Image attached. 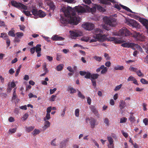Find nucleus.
<instances>
[{
  "instance_id": "f257e3e1",
  "label": "nucleus",
  "mask_w": 148,
  "mask_h": 148,
  "mask_svg": "<svg viewBox=\"0 0 148 148\" xmlns=\"http://www.w3.org/2000/svg\"><path fill=\"white\" fill-rule=\"evenodd\" d=\"M61 11L64 13V16L60 15V21L64 26L66 25L69 23L76 25L79 22V18H77L75 13L71 9L62 8Z\"/></svg>"
},
{
  "instance_id": "f03ea898",
  "label": "nucleus",
  "mask_w": 148,
  "mask_h": 148,
  "mask_svg": "<svg viewBox=\"0 0 148 148\" xmlns=\"http://www.w3.org/2000/svg\"><path fill=\"white\" fill-rule=\"evenodd\" d=\"M31 12L32 14H31L30 12L29 11H23L24 13L27 16H30L31 17H33L32 15L34 16L35 18H37L39 17L42 18L45 17L46 14L42 10H38L36 8H33Z\"/></svg>"
},
{
  "instance_id": "7ed1b4c3",
  "label": "nucleus",
  "mask_w": 148,
  "mask_h": 148,
  "mask_svg": "<svg viewBox=\"0 0 148 148\" xmlns=\"http://www.w3.org/2000/svg\"><path fill=\"white\" fill-rule=\"evenodd\" d=\"M93 33L95 34L93 37L94 38L97 39L98 41L103 42L106 40V35L101 34V33H103V31L101 29L99 28H96L93 30Z\"/></svg>"
},
{
  "instance_id": "20e7f679",
  "label": "nucleus",
  "mask_w": 148,
  "mask_h": 148,
  "mask_svg": "<svg viewBox=\"0 0 148 148\" xmlns=\"http://www.w3.org/2000/svg\"><path fill=\"white\" fill-rule=\"evenodd\" d=\"M105 23L106 24L103 25V28L107 30H110V28L108 27V26H110L111 27H114L116 23L114 21V20L112 19H107L105 21Z\"/></svg>"
},
{
  "instance_id": "39448f33",
  "label": "nucleus",
  "mask_w": 148,
  "mask_h": 148,
  "mask_svg": "<svg viewBox=\"0 0 148 148\" xmlns=\"http://www.w3.org/2000/svg\"><path fill=\"white\" fill-rule=\"evenodd\" d=\"M129 34L130 32L125 27H123L120 29L116 35L124 37L127 36Z\"/></svg>"
},
{
  "instance_id": "423d86ee",
  "label": "nucleus",
  "mask_w": 148,
  "mask_h": 148,
  "mask_svg": "<svg viewBox=\"0 0 148 148\" xmlns=\"http://www.w3.org/2000/svg\"><path fill=\"white\" fill-rule=\"evenodd\" d=\"M83 6H76L75 7V10L77 11L78 13H82L86 11V10H89L90 8L88 5H86L82 4Z\"/></svg>"
},
{
  "instance_id": "0eeeda50",
  "label": "nucleus",
  "mask_w": 148,
  "mask_h": 148,
  "mask_svg": "<svg viewBox=\"0 0 148 148\" xmlns=\"http://www.w3.org/2000/svg\"><path fill=\"white\" fill-rule=\"evenodd\" d=\"M126 23L130 26L133 27L138 28L139 27V23L136 21L132 19H126Z\"/></svg>"
},
{
  "instance_id": "6e6552de",
  "label": "nucleus",
  "mask_w": 148,
  "mask_h": 148,
  "mask_svg": "<svg viewBox=\"0 0 148 148\" xmlns=\"http://www.w3.org/2000/svg\"><path fill=\"white\" fill-rule=\"evenodd\" d=\"M11 3L12 5L18 8H21L25 10H27V7L21 3H18L14 1H11Z\"/></svg>"
},
{
  "instance_id": "1a4fd4ad",
  "label": "nucleus",
  "mask_w": 148,
  "mask_h": 148,
  "mask_svg": "<svg viewBox=\"0 0 148 148\" xmlns=\"http://www.w3.org/2000/svg\"><path fill=\"white\" fill-rule=\"evenodd\" d=\"M133 37L137 40L142 41L143 38V35L139 32H134L132 33Z\"/></svg>"
},
{
  "instance_id": "9d476101",
  "label": "nucleus",
  "mask_w": 148,
  "mask_h": 148,
  "mask_svg": "<svg viewBox=\"0 0 148 148\" xmlns=\"http://www.w3.org/2000/svg\"><path fill=\"white\" fill-rule=\"evenodd\" d=\"M121 38H115L113 37L109 38V40L110 41H113L115 44H120L125 42V41L121 40Z\"/></svg>"
},
{
  "instance_id": "9b49d317",
  "label": "nucleus",
  "mask_w": 148,
  "mask_h": 148,
  "mask_svg": "<svg viewBox=\"0 0 148 148\" xmlns=\"http://www.w3.org/2000/svg\"><path fill=\"white\" fill-rule=\"evenodd\" d=\"M82 27L88 31H90L93 29L94 27V25L91 23H86L83 24Z\"/></svg>"
},
{
  "instance_id": "f8f14e48",
  "label": "nucleus",
  "mask_w": 148,
  "mask_h": 148,
  "mask_svg": "<svg viewBox=\"0 0 148 148\" xmlns=\"http://www.w3.org/2000/svg\"><path fill=\"white\" fill-rule=\"evenodd\" d=\"M121 46L124 47L132 48L133 47H137L139 46L137 44L129 42H125L122 44Z\"/></svg>"
},
{
  "instance_id": "ddd939ff",
  "label": "nucleus",
  "mask_w": 148,
  "mask_h": 148,
  "mask_svg": "<svg viewBox=\"0 0 148 148\" xmlns=\"http://www.w3.org/2000/svg\"><path fill=\"white\" fill-rule=\"evenodd\" d=\"M69 32L71 37L73 38L74 37L81 36L82 35V33L81 32H75L70 31Z\"/></svg>"
},
{
  "instance_id": "4468645a",
  "label": "nucleus",
  "mask_w": 148,
  "mask_h": 148,
  "mask_svg": "<svg viewBox=\"0 0 148 148\" xmlns=\"http://www.w3.org/2000/svg\"><path fill=\"white\" fill-rule=\"evenodd\" d=\"M47 5L48 6V8L49 7L50 10H52V12L54 11V10L55 9V6L54 5L53 2L51 0H47Z\"/></svg>"
},
{
  "instance_id": "2eb2a0df",
  "label": "nucleus",
  "mask_w": 148,
  "mask_h": 148,
  "mask_svg": "<svg viewBox=\"0 0 148 148\" xmlns=\"http://www.w3.org/2000/svg\"><path fill=\"white\" fill-rule=\"evenodd\" d=\"M89 120L90 121L91 127L92 128H94L95 126L97 124V120L92 118H91Z\"/></svg>"
},
{
  "instance_id": "dca6fc26",
  "label": "nucleus",
  "mask_w": 148,
  "mask_h": 148,
  "mask_svg": "<svg viewBox=\"0 0 148 148\" xmlns=\"http://www.w3.org/2000/svg\"><path fill=\"white\" fill-rule=\"evenodd\" d=\"M51 39L53 41H62L64 39V38L60 36L57 35L53 36L51 38Z\"/></svg>"
},
{
  "instance_id": "f3484780",
  "label": "nucleus",
  "mask_w": 148,
  "mask_h": 148,
  "mask_svg": "<svg viewBox=\"0 0 148 148\" xmlns=\"http://www.w3.org/2000/svg\"><path fill=\"white\" fill-rule=\"evenodd\" d=\"M101 3L103 4H108L110 5V2L113 3H116V2L114 0H100Z\"/></svg>"
},
{
  "instance_id": "a211bd4d",
  "label": "nucleus",
  "mask_w": 148,
  "mask_h": 148,
  "mask_svg": "<svg viewBox=\"0 0 148 148\" xmlns=\"http://www.w3.org/2000/svg\"><path fill=\"white\" fill-rule=\"evenodd\" d=\"M141 22L142 24L145 27L148 32V20L145 18H142Z\"/></svg>"
},
{
  "instance_id": "6ab92c4d",
  "label": "nucleus",
  "mask_w": 148,
  "mask_h": 148,
  "mask_svg": "<svg viewBox=\"0 0 148 148\" xmlns=\"http://www.w3.org/2000/svg\"><path fill=\"white\" fill-rule=\"evenodd\" d=\"M90 108L91 111L95 115H97L98 114V111L95 106L92 105L91 106H90Z\"/></svg>"
},
{
  "instance_id": "aec40b11",
  "label": "nucleus",
  "mask_w": 148,
  "mask_h": 148,
  "mask_svg": "<svg viewBox=\"0 0 148 148\" xmlns=\"http://www.w3.org/2000/svg\"><path fill=\"white\" fill-rule=\"evenodd\" d=\"M68 141V140L66 139L62 141L60 143V148H65L66 147V143Z\"/></svg>"
},
{
  "instance_id": "412c9836",
  "label": "nucleus",
  "mask_w": 148,
  "mask_h": 148,
  "mask_svg": "<svg viewBox=\"0 0 148 148\" xmlns=\"http://www.w3.org/2000/svg\"><path fill=\"white\" fill-rule=\"evenodd\" d=\"M125 103L123 100H121L120 101L119 107L121 110H122L125 107Z\"/></svg>"
},
{
  "instance_id": "4be33fe9",
  "label": "nucleus",
  "mask_w": 148,
  "mask_h": 148,
  "mask_svg": "<svg viewBox=\"0 0 148 148\" xmlns=\"http://www.w3.org/2000/svg\"><path fill=\"white\" fill-rule=\"evenodd\" d=\"M124 69V67L123 66H120L117 65L114 67V69L115 70H122Z\"/></svg>"
},
{
  "instance_id": "5701e85b",
  "label": "nucleus",
  "mask_w": 148,
  "mask_h": 148,
  "mask_svg": "<svg viewBox=\"0 0 148 148\" xmlns=\"http://www.w3.org/2000/svg\"><path fill=\"white\" fill-rule=\"evenodd\" d=\"M120 6L123 9L125 10H127V11L128 12H130L133 13L135 14V12H132V11L128 7H126V6L123 5H121V4H120Z\"/></svg>"
},
{
  "instance_id": "b1692460",
  "label": "nucleus",
  "mask_w": 148,
  "mask_h": 148,
  "mask_svg": "<svg viewBox=\"0 0 148 148\" xmlns=\"http://www.w3.org/2000/svg\"><path fill=\"white\" fill-rule=\"evenodd\" d=\"M67 90L70 91V93L71 94H73L76 92L75 90L70 86H68L67 89Z\"/></svg>"
},
{
  "instance_id": "393cba45",
  "label": "nucleus",
  "mask_w": 148,
  "mask_h": 148,
  "mask_svg": "<svg viewBox=\"0 0 148 148\" xmlns=\"http://www.w3.org/2000/svg\"><path fill=\"white\" fill-rule=\"evenodd\" d=\"M1 38H2L4 40H6L8 38V36L6 33H1Z\"/></svg>"
},
{
  "instance_id": "a878e982",
  "label": "nucleus",
  "mask_w": 148,
  "mask_h": 148,
  "mask_svg": "<svg viewBox=\"0 0 148 148\" xmlns=\"http://www.w3.org/2000/svg\"><path fill=\"white\" fill-rule=\"evenodd\" d=\"M130 115L129 118L130 121L132 123L134 122L135 121V117L133 115L132 113H130Z\"/></svg>"
},
{
  "instance_id": "bb28decb",
  "label": "nucleus",
  "mask_w": 148,
  "mask_h": 148,
  "mask_svg": "<svg viewBox=\"0 0 148 148\" xmlns=\"http://www.w3.org/2000/svg\"><path fill=\"white\" fill-rule=\"evenodd\" d=\"M15 32L14 30H10L8 32V35L10 36L14 37L15 36V34L14 33Z\"/></svg>"
},
{
  "instance_id": "cd10ccee",
  "label": "nucleus",
  "mask_w": 148,
  "mask_h": 148,
  "mask_svg": "<svg viewBox=\"0 0 148 148\" xmlns=\"http://www.w3.org/2000/svg\"><path fill=\"white\" fill-rule=\"evenodd\" d=\"M96 6L97 9L99 11L101 12H104L105 11V9L101 6L97 5H96Z\"/></svg>"
},
{
  "instance_id": "c85d7f7f",
  "label": "nucleus",
  "mask_w": 148,
  "mask_h": 148,
  "mask_svg": "<svg viewBox=\"0 0 148 148\" xmlns=\"http://www.w3.org/2000/svg\"><path fill=\"white\" fill-rule=\"evenodd\" d=\"M46 63L45 62L44 63L43 65V68L44 69L45 73L40 75V76H42L45 75L46 73Z\"/></svg>"
},
{
  "instance_id": "c756f323",
  "label": "nucleus",
  "mask_w": 148,
  "mask_h": 148,
  "mask_svg": "<svg viewBox=\"0 0 148 148\" xmlns=\"http://www.w3.org/2000/svg\"><path fill=\"white\" fill-rule=\"evenodd\" d=\"M46 63L45 62L44 63L43 65V68L44 69L45 73L40 75V76H42L45 75L46 73Z\"/></svg>"
},
{
  "instance_id": "7c9ffc66",
  "label": "nucleus",
  "mask_w": 148,
  "mask_h": 148,
  "mask_svg": "<svg viewBox=\"0 0 148 148\" xmlns=\"http://www.w3.org/2000/svg\"><path fill=\"white\" fill-rule=\"evenodd\" d=\"M15 35L16 36L21 39L23 36L24 34L22 32H18L16 33Z\"/></svg>"
},
{
  "instance_id": "2f4dec72",
  "label": "nucleus",
  "mask_w": 148,
  "mask_h": 148,
  "mask_svg": "<svg viewBox=\"0 0 148 148\" xmlns=\"http://www.w3.org/2000/svg\"><path fill=\"white\" fill-rule=\"evenodd\" d=\"M98 76L99 75L97 74H93L91 75V79L95 80L98 78Z\"/></svg>"
},
{
  "instance_id": "473e14b6",
  "label": "nucleus",
  "mask_w": 148,
  "mask_h": 148,
  "mask_svg": "<svg viewBox=\"0 0 148 148\" xmlns=\"http://www.w3.org/2000/svg\"><path fill=\"white\" fill-rule=\"evenodd\" d=\"M40 131L39 130L35 129L33 132L32 133V134L35 136L36 135L40 133Z\"/></svg>"
},
{
  "instance_id": "72a5a7b5",
  "label": "nucleus",
  "mask_w": 148,
  "mask_h": 148,
  "mask_svg": "<svg viewBox=\"0 0 148 148\" xmlns=\"http://www.w3.org/2000/svg\"><path fill=\"white\" fill-rule=\"evenodd\" d=\"M63 66L62 64H60L57 66L56 70L58 71H61L63 68Z\"/></svg>"
},
{
  "instance_id": "f704fd0d",
  "label": "nucleus",
  "mask_w": 148,
  "mask_h": 148,
  "mask_svg": "<svg viewBox=\"0 0 148 148\" xmlns=\"http://www.w3.org/2000/svg\"><path fill=\"white\" fill-rule=\"evenodd\" d=\"M41 46V45L39 44H38L36 45V46L35 47L36 52L40 51L41 50V48L40 47Z\"/></svg>"
},
{
  "instance_id": "c9c22d12",
  "label": "nucleus",
  "mask_w": 148,
  "mask_h": 148,
  "mask_svg": "<svg viewBox=\"0 0 148 148\" xmlns=\"http://www.w3.org/2000/svg\"><path fill=\"white\" fill-rule=\"evenodd\" d=\"M34 128V126H30L26 127V132H29L33 130Z\"/></svg>"
},
{
  "instance_id": "e433bc0d",
  "label": "nucleus",
  "mask_w": 148,
  "mask_h": 148,
  "mask_svg": "<svg viewBox=\"0 0 148 148\" xmlns=\"http://www.w3.org/2000/svg\"><path fill=\"white\" fill-rule=\"evenodd\" d=\"M104 122L106 124V125L107 126H109L110 125V121L107 118H106L104 119Z\"/></svg>"
},
{
  "instance_id": "4c0bfd02",
  "label": "nucleus",
  "mask_w": 148,
  "mask_h": 148,
  "mask_svg": "<svg viewBox=\"0 0 148 148\" xmlns=\"http://www.w3.org/2000/svg\"><path fill=\"white\" fill-rule=\"evenodd\" d=\"M107 139L109 142L110 144V145H112L113 144V140L112 137L110 136H108L107 137Z\"/></svg>"
},
{
  "instance_id": "58836bf2",
  "label": "nucleus",
  "mask_w": 148,
  "mask_h": 148,
  "mask_svg": "<svg viewBox=\"0 0 148 148\" xmlns=\"http://www.w3.org/2000/svg\"><path fill=\"white\" fill-rule=\"evenodd\" d=\"M94 58L98 62H100L102 59V58L101 57L98 56H94Z\"/></svg>"
},
{
  "instance_id": "ea45409f",
  "label": "nucleus",
  "mask_w": 148,
  "mask_h": 148,
  "mask_svg": "<svg viewBox=\"0 0 148 148\" xmlns=\"http://www.w3.org/2000/svg\"><path fill=\"white\" fill-rule=\"evenodd\" d=\"M136 73L139 77H143L144 76V75L142 73L140 70L137 71Z\"/></svg>"
},
{
  "instance_id": "a19ab883",
  "label": "nucleus",
  "mask_w": 148,
  "mask_h": 148,
  "mask_svg": "<svg viewBox=\"0 0 148 148\" xmlns=\"http://www.w3.org/2000/svg\"><path fill=\"white\" fill-rule=\"evenodd\" d=\"M90 73L89 72H86V73L84 77L86 79H90L91 77Z\"/></svg>"
},
{
  "instance_id": "79ce46f5",
  "label": "nucleus",
  "mask_w": 148,
  "mask_h": 148,
  "mask_svg": "<svg viewBox=\"0 0 148 148\" xmlns=\"http://www.w3.org/2000/svg\"><path fill=\"white\" fill-rule=\"evenodd\" d=\"M77 95L79 97L82 99H84L85 98V96L83 95L79 91Z\"/></svg>"
},
{
  "instance_id": "37998d69",
  "label": "nucleus",
  "mask_w": 148,
  "mask_h": 148,
  "mask_svg": "<svg viewBox=\"0 0 148 148\" xmlns=\"http://www.w3.org/2000/svg\"><path fill=\"white\" fill-rule=\"evenodd\" d=\"M89 40V38L88 37H84L82 38L81 39V40L82 41H85L87 42Z\"/></svg>"
},
{
  "instance_id": "c03bdc74",
  "label": "nucleus",
  "mask_w": 148,
  "mask_h": 148,
  "mask_svg": "<svg viewBox=\"0 0 148 148\" xmlns=\"http://www.w3.org/2000/svg\"><path fill=\"white\" fill-rule=\"evenodd\" d=\"M140 81L141 83L144 84H148V81H146L144 78H142L140 79Z\"/></svg>"
},
{
  "instance_id": "a18cd8bd",
  "label": "nucleus",
  "mask_w": 148,
  "mask_h": 148,
  "mask_svg": "<svg viewBox=\"0 0 148 148\" xmlns=\"http://www.w3.org/2000/svg\"><path fill=\"white\" fill-rule=\"evenodd\" d=\"M16 88H14V92L13 93V97H12V99H15L16 97Z\"/></svg>"
},
{
  "instance_id": "49530a36",
  "label": "nucleus",
  "mask_w": 148,
  "mask_h": 148,
  "mask_svg": "<svg viewBox=\"0 0 148 148\" xmlns=\"http://www.w3.org/2000/svg\"><path fill=\"white\" fill-rule=\"evenodd\" d=\"M127 119L126 117H123L121 119L120 123H125L126 122Z\"/></svg>"
},
{
  "instance_id": "de8ad7c7",
  "label": "nucleus",
  "mask_w": 148,
  "mask_h": 148,
  "mask_svg": "<svg viewBox=\"0 0 148 148\" xmlns=\"http://www.w3.org/2000/svg\"><path fill=\"white\" fill-rule=\"evenodd\" d=\"M122 86V84H121L117 86L115 88L114 90L115 91H117L119 90L121 88Z\"/></svg>"
},
{
  "instance_id": "09e8293b",
  "label": "nucleus",
  "mask_w": 148,
  "mask_h": 148,
  "mask_svg": "<svg viewBox=\"0 0 148 148\" xmlns=\"http://www.w3.org/2000/svg\"><path fill=\"white\" fill-rule=\"evenodd\" d=\"M16 128H14L13 129H9V131L11 134L14 133L16 131Z\"/></svg>"
},
{
  "instance_id": "8fccbe9b",
  "label": "nucleus",
  "mask_w": 148,
  "mask_h": 148,
  "mask_svg": "<svg viewBox=\"0 0 148 148\" xmlns=\"http://www.w3.org/2000/svg\"><path fill=\"white\" fill-rule=\"evenodd\" d=\"M129 69L130 71H132L135 72H136L137 70V68L132 66H130L129 68Z\"/></svg>"
},
{
  "instance_id": "3c124183",
  "label": "nucleus",
  "mask_w": 148,
  "mask_h": 148,
  "mask_svg": "<svg viewBox=\"0 0 148 148\" xmlns=\"http://www.w3.org/2000/svg\"><path fill=\"white\" fill-rule=\"evenodd\" d=\"M14 40V41L15 42H19L20 41V39L16 36Z\"/></svg>"
},
{
  "instance_id": "603ef678",
  "label": "nucleus",
  "mask_w": 148,
  "mask_h": 148,
  "mask_svg": "<svg viewBox=\"0 0 148 148\" xmlns=\"http://www.w3.org/2000/svg\"><path fill=\"white\" fill-rule=\"evenodd\" d=\"M79 109H77L75 110V114L76 117H78L79 115Z\"/></svg>"
},
{
  "instance_id": "864d4df0",
  "label": "nucleus",
  "mask_w": 148,
  "mask_h": 148,
  "mask_svg": "<svg viewBox=\"0 0 148 148\" xmlns=\"http://www.w3.org/2000/svg\"><path fill=\"white\" fill-rule=\"evenodd\" d=\"M56 97V95H52L49 98V100L51 101H55V98Z\"/></svg>"
},
{
  "instance_id": "5fc2aeb1",
  "label": "nucleus",
  "mask_w": 148,
  "mask_h": 148,
  "mask_svg": "<svg viewBox=\"0 0 148 148\" xmlns=\"http://www.w3.org/2000/svg\"><path fill=\"white\" fill-rule=\"evenodd\" d=\"M108 71V68L106 67H105V69H103L101 71V73L102 74H105Z\"/></svg>"
},
{
  "instance_id": "6e6d98bb",
  "label": "nucleus",
  "mask_w": 148,
  "mask_h": 148,
  "mask_svg": "<svg viewBox=\"0 0 148 148\" xmlns=\"http://www.w3.org/2000/svg\"><path fill=\"white\" fill-rule=\"evenodd\" d=\"M29 96V98H31L32 97H34V98H37V96L35 95H34L33 94H32V93H29L28 95Z\"/></svg>"
},
{
  "instance_id": "4d7b16f0",
  "label": "nucleus",
  "mask_w": 148,
  "mask_h": 148,
  "mask_svg": "<svg viewBox=\"0 0 148 148\" xmlns=\"http://www.w3.org/2000/svg\"><path fill=\"white\" fill-rule=\"evenodd\" d=\"M96 9L97 8L95 5V6L91 8L90 10L91 12L92 13L95 12L96 11Z\"/></svg>"
},
{
  "instance_id": "13d9d810",
  "label": "nucleus",
  "mask_w": 148,
  "mask_h": 148,
  "mask_svg": "<svg viewBox=\"0 0 148 148\" xmlns=\"http://www.w3.org/2000/svg\"><path fill=\"white\" fill-rule=\"evenodd\" d=\"M57 90V88H54L53 89H51L50 90V93L51 94H52L54 92Z\"/></svg>"
},
{
  "instance_id": "bf43d9fd",
  "label": "nucleus",
  "mask_w": 148,
  "mask_h": 148,
  "mask_svg": "<svg viewBox=\"0 0 148 148\" xmlns=\"http://www.w3.org/2000/svg\"><path fill=\"white\" fill-rule=\"evenodd\" d=\"M134 79H135V78H134V77H133L132 76H130L127 79V80L128 82L130 81H133V80Z\"/></svg>"
},
{
  "instance_id": "052dcab7",
  "label": "nucleus",
  "mask_w": 148,
  "mask_h": 148,
  "mask_svg": "<svg viewBox=\"0 0 148 148\" xmlns=\"http://www.w3.org/2000/svg\"><path fill=\"white\" fill-rule=\"evenodd\" d=\"M143 122L145 125H147L148 123V119L147 118H145L143 120Z\"/></svg>"
},
{
  "instance_id": "680f3d73",
  "label": "nucleus",
  "mask_w": 148,
  "mask_h": 148,
  "mask_svg": "<svg viewBox=\"0 0 148 148\" xmlns=\"http://www.w3.org/2000/svg\"><path fill=\"white\" fill-rule=\"evenodd\" d=\"M19 108L22 110H26L27 109V106L26 105L20 106Z\"/></svg>"
},
{
  "instance_id": "e2e57ef3",
  "label": "nucleus",
  "mask_w": 148,
  "mask_h": 148,
  "mask_svg": "<svg viewBox=\"0 0 148 148\" xmlns=\"http://www.w3.org/2000/svg\"><path fill=\"white\" fill-rule=\"evenodd\" d=\"M35 47H33L31 48L30 49V51L32 54H33L35 52Z\"/></svg>"
},
{
  "instance_id": "0e129e2a",
  "label": "nucleus",
  "mask_w": 148,
  "mask_h": 148,
  "mask_svg": "<svg viewBox=\"0 0 148 148\" xmlns=\"http://www.w3.org/2000/svg\"><path fill=\"white\" fill-rule=\"evenodd\" d=\"M86 73V72L84 71H79V74L81 76H84L85 75Z\"/></svg>"
},
{
  "instance_id": "69168bd1",
  "label": "nucleus",
  "mask_w": 148,
  "mask_h": 148,
  "mask_svg": "<svg viewBox=\"0 0 148 148\" xmlns=\"http://www.w3.org/2000/svg\"><path fill=\"white\" fill-rule=\"evenodd\" d=\"M55 140H56V139H53V140L51 141V144L52 145L55 146H56V142H55Z\"/></svg>"
},
{
  "instance_id": "338daca9",
  "label": "nucleus",
  "mask_w": 148,
  "mask_h": 148,
  "mask_svg": "<svg viewBox=\"0 0 148 148\" xmlns=\"http://www.w3.org/2000/svg\"><path fill=\"white\" fill-rule=\"evenodd\" d=\"M52 110V107L51 106H50L48 107L47 108V113H49L51 112V110Z\"/></svg>"
},
{
  "instance_id": "774afa93",
  "label": "nucleus",
  "mask_w": 148,
  "mask_h": 148,
  "mask_svg": "<svg viewBox=\"0 0 148 148\" xmlns=\"http://www.w3.org/2000/svg\"><path fill=\"white\" fill-rule=\"evenodd\" d=\"M28 116V114L27 113H25L23 116V120H26Z\"/></svg>"
}]
</instances>
